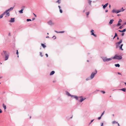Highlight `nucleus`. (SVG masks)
I'll list each match as a JSON object with an SVG mask.
<instances>
[{"mask_svg":"<svg viewBox=\"0 0 126 126\" xmlns=\"http://www.w3.org/2000/svg\"><path fill=\"white\" fill-rule=\"evenodd\" d=\"M65 92L66 94L68 96H71V97H74V98H76V100L78 99V97L76 96V95H72L70 94L67 91H66Z\"/></svg>","mask_w":126,"mask_h":126,"instance_id":"nucleus-1","label":"nucleus"},{"mask_svg":"<svg viewBox=\"0 0 126 126\" xmlns=\"http://www.w3.org/2000/svg\"><path fill=\"white\" fill-rule=\"evenodd\" d=\"M113 59H116L118 60H120L122 58V56H118L117 54H116L113 57Z\"/></svg>","mask_w":126,"mask_h":126,"instance_id":"nucleus-2","label":"nucleus"},{"mask_svg":"<svg viewBox=\"0 0 126 126\" xmlns=\"http://www.w3.org/2000/svg\"><path fill=\"white\" fill-rule=\"evenodd\" d=\"M97 73V71L96 69H95V72H93L91 74L90 77V79H92L94 78V77Z\"/></svg>","mask_w":126,"mask_h":126,"instance_id":"nucleus-3","label":"nucleus"},{"mask_svg":"<svg viewBox=\"0 0 126 126\" xmlns=\"http://www.w3.org/2000/svg\"><path fill=\"white\" fill-rule=\"evenodd\" d=\"M78 97V100L79 101L81 102H82L86 99L85 98H83L82 96H79Z\"/></svg>","mask_w":126,"mask_h":126,"instance_id":"nucleus-4","label":"nucleus"},{"mask_svg":"<svg viewBox=\"0 0 126 126\" xmlns=\"http://www.w3.org/2000/svg\"><path fill=\"white\" fill-rule=\"evenodd\" d=\"M123 11H124V10H118L117 11H116L114 9H113L112 11V12L113 13H115L116 14H117V13H118L121 12H123Z\"/></svg>","mask_w":126,"mask_h":126,"instance_id":"nucleus-5","label":"nucleus"},{"mask_svg":"<svg viewBox=\"0 0 126 126\" xmlns=\"http://www.w3.org/2000/svg\"><path fill=\"white\" fill-rule=\"evenodd\" d=\"M48 24L49 25H52L54 24V23L52 22V21L50 20L47 22Z\"/></svg>","mask_w":126,"mask_h":126,"instance_id":"nucleus-6","label":"nucleus"},{"mask_svg":"<svg viewBox=\"0 0 126 126\" xmlns=\"http://www.w3.org/2000/svg\"><path fill=\"white\" fill-rule=\"evenodd\" d=\"M3 52L5 56H6L7 55H9V53L8 52H7L5 51H3Z\"/></svg>","mask_w":126,"mask_h":126,"instance_id":"nucleus-7","label":"nucleus"},{"mask_svg":"<svg viewBox=\"0 0 126 126\" xmlns=\"http://www.w3.org/2000/svg\"><path fill=\"white\" fill-rule=\"evenodd\" d=\"M3 52L5 56H6L7 55H9V53L8 52H7L5 51H3Z\"/></svg>","mask_w":126,"mask_h":126,"instance_id":"nucleus-8","label":"nucleus"},{"mask_svg":"<svg viewBox=\"0 0 126 126\" xmlns=\"http://www.w3.org/2000/svg\"><path fill=\"white\" fill-rule=\"evenodd\" d=\"M126 24V22H125L123 24V25L121 26H120L119 27V28L120 29H122L123 28V27Z\"/></svg>","mask_w":126,"mask_h":126,"instance_id":"nucleus-9","label":"nucleus"},{"mask_svg":"<svg viewBox=\"0 0 126 126\" xmlns=\"http://www.w3.org/2000/svg\"><path fill=\"white\" fill-rule=\"evenodd\" d=\"M108 3H106L105 5L102 4V6H103V9H105V8L107 7V6L108 5Z\"/></svg>","mask_w":126,"mask_h":126,"instance_id":"nucleus-10","label":"nucleus"},{"mask_svg":"<svg viewBox=\"0 0 126 126\" xmlns=\"http://www.w3.org/2000/svg\"><path fill=\"white\" fill-rule=\"evenodd\" d=\"M15 21V18H11V20L9 21V22H13Z\"/></svg>","mask_w":126,"mask_h":126,"instance_id":"nucleus-11","label":"nucleus"},{"mask_svg":"<svg viewBox=\"0 0 126 126\" xmlns=\"http://www.w3.org/2000/svg\"><path fill=\"white\" fill-rule=\"evenodd\" d=\"M114 21V20L113 19L110 20L109 21V24H111L113 23Z\"/></svg>","mask_w":126,"mask_h":126,"instance_id":"nucleus-12","label":"nucleus"},{"mask_svg":"<svg viewBox=\"0 0 126 126\" xmlns=\"http://www.w3.org/2000/svg\"><path fill=\"white\" fill-rule=\"evenodd\" d=\"M103 60L104 62H108L107 58L106 57H105L104 59H103Z\"/></svg>","mask_w":126,"mask_h":126,"instance_id":"nucleus-13","label":"nucleus"},{"mask_svg":"<svg viewBox=\"0 0 126 126\" xmlns=\"http://www.w3.org/2000/svg\"><path fill=\"white\" fill-rule=\"evenodd\" d=\"M24 10L23 8H22V9L20 11H19V12L20 13L22 14L23 13V11Z\"/></svg>","mask_w":126,"mask_h":126,"instance_id":"nucleus-14","label":"nucleus"},{"mask_svg":"<svg viewBox=\"0 0 126 126\" xmlns=\"http://www.w3.org/2000/svg\"><path fill=\"white\" fill-rule=\"evenodd\" d=\"M9 55H7L6 56H5V60H7L9 58Z\"/></svg>","mask_w":126,"mask_h":126,"instance_id":"nucleus-15","label":"nucleus"},{"mask_svg":"<svg viewBox=\"0 0 126 126\" xmlns=\"http://www.w3.org/2000/svg\"><path fill=\"white\" fill-rule=\"evenodd\" d=\"M55 73V72L54 71H52L50 73V75H53V74H54V73Z\"/></svg>","mask_w":126,"mask_h":126,"instance_id":"nucleus-16","label":"nucleus"},{"mask_svg":"<svg viewBox=\"0 0 126 126\" xmlns=\"http://www.w3.org/2000/svg\"><path fill=\"white\" fill-rule=\"evenodd\" d=\"M120 90H121L124 92H125L126 90V88H123V89H119Z\"/></svg>","mask_w":126,"mask_h":126,"instance_id":"nucleus-17","label":"nucleus"},{"mask_svg":"<svg viewBox=\"0 0 126 126\" xmlns=\"http://www.w3.org/2000/svg\"><path fill=\"white\" fill-rule=\"evenodd\" d=\"M123 45V44H122L119 47L120 49L122 50H123V49L122 48V47Z\"/></svg>","mask_w":126,"mask_h":126,"instance_id":"nucleus-18","label":"nucleus"},{"mask_svg":"<svg viewBox=\"0 0 126 126\" xmlns=\"http://www.w3.org/2000/svg\"><path fill=\"white\" fill-rule=\"evenodd\" d=\"M122 42V40H120L117 43H116V44H117L118 45H119L120 44H121Z\"/></svg>","mask_w":126,"mask_h":126,"instance_id":"nucleus-19","label":"nucleus"},{"mask_svg":"<svg viewBox=\"0 0 126 126\" xmlns=\"http://www.w3.org/2000/svg\"><path fill=\"white\" fill-rule=\"evenodd\" d=\"M14 6H14L13 7H11L9 9H8V10H9V11H11L12 10L14 9Z\"/></svg>","mask_w":126,"mask_h":126,"instance_id":"nucleus-20","label":"nucleus"},{"mask_svg":"<svg viewBox=\"0 0 126 126\" xmlns=\"http://www.w3.org/2000/svg\"><path fill=\"white\" fill-rule=\"evenodd\" d=\"M41 45L44 48L46 47V46L43 44H41Z\"/></svg>","mask_w":126,"mask_h":126,"instance_id":"nucleus-21","label":"nucleus"},{"mask_svg":"<svg viewBox=\"0 0 126 126\" xmlns=\"http://www.w3.org/2000/svg\"><path fill=\"white\" fill-rule=\"evenodd\" d=\"M88 1V2L89 4L90 5H91V3L92 2V1H91L90 0H87Z\"/></svg>","mask_w":126,"mask_h":126,"instance_id":"nucleus-22","label":"nucleus"},{"mask_svg":"<svg viewBox=\"0 0 126 126\" xmlns=\"http://www.w3.org/2000/svg\"><path fill=\"white\" fill-rule=\"evenodd\" d=\"M115 65L116 67H120V65L119 64H115Z\"/></svg>","mask_w":126,"mask_h":126,"instance_id":"nucleus-23","label":"nucleus"},{"mask_svg":"<svg viewBox=\"0 0 126 126\" xmlns=\"http://www.w3.org/2000/svg\"><path fill=\"white\" fill-rule=\"evenodd\" d=\"M91 34V35H93L95 37H96V35L94 34V32H92V33Z\"/></svg>","mask_w":126,"mask_h":126,"instance_id":"nucleus-24","label":"nucleus"},{"mask_svg":"<svg viewBox=\"0 0 126 126\" xmlns=\"http://www.w3.org/2000/svg\"><path fill=\"white\" fill-rule=\"evenodd\" d=\"M112 59H113V58H107V61H109L112 60Z\"/></svg>","mask_w":126,"mask_h":126,"instance_id":"nucleus-25","label":"nucleus"},{"mask_svg":"<svg viewBox=\"0 0 126 126\" xmlns=\"http://www.w3.org/2000/svg\"><path fill=\"white\" fill-rule=\"evenodd\" d=\"M3 107L4 110H5L6 109V106L4 104H3Z\"/></svg>","mask_w":126,"mask_h":126,"instance_id":"nucleus-26","label":"nucleus"},{"mask_svg":"<svg viewBox=\"0 0 126 126\" xmlns=\"http://www.w3.org/2000/svg\"><path fill=\"white\" fill-rule=\"evenodd\" d=\"M121 25V23H120V22H119V21H118V22L117 24L116 25V26H120Z\"/></svg>","mask_w":126,"mask_h":126,"instance_id":"nucleus-27","label":"nucleus"},{"mask_svg":"<svg viewBox=\"0 0 126 126\" xmlns=\"http://www.w3.org/2000/svg\"><path fill=\"white\" fill-rule=\"evenodd\" d=\"M118 123V122H116L115 121H114L112 122V124H117Z\"/></svg>","mask_w":126,"mask_h":126,"instance_id":"nucleus-28","label":"nucleus"},{"mask_svg":"<svg viewBox=\"0 0 126 126\" xmlns=\"http://www.w3.org/2000/svg\"><path fill=\"white\" fill-rule=\"evenodd\" d=\"M89 12H88L86 13V16L87 17H88V16L89 15Z\"/></svg>","mask_w":126,"mask_h":126,"instance_id":"nucleus-29","label":"nucleus"},{"mask_svg":"<svg viewBox=\"0 0 126 126\" xmlns=\"http://www.w3.org/2000/svg\"><path fill=\"white\" fill-rule=\"evenodd\" d=\"M6 15H7V16H9L10 15V14L9 13V12H8V13H7L6 14Z\"/></svg>","mask_w":126,"mask_h":126,"instance_id":"nucleus-30","label":"nucleus"},{"mask_svg":"<svg viewBox=\"0 0 126 126\" xmlns=\"http://www.w3.org/2000/svg\"><path fill=\"white\" fill-rule=\"evenodd\" d=\"M56 2H58L59 4H60V0H58Z\"/></svg>","mask_w":126,"mask_h":126,"instance_id":"nucleus-31","label":"nucleus"},{"mask_svg":"<svg viewBox=\"0 0 126 126\" xmlns=\"http://www.w3.org/2000/svg\"><path fill=\"white\" fill-rule=\"evenodd\" d=\"M126 29H124L123 30H122V32H124L126 31Z\"/></svg>","mask_w":126,"mask_h":126,"instance_id":"nucleus-32","label":"nucleus"},{"mask_svg":"<svg viewBox=\"0 0 126 126\" xmlns=\"http://www.w3.org/2000/svg\"><path fill=\"white\" fill-rule=\"evenodd\" d=\"M27 21H31V20L30 19H27Z\"/></svg>","mask_w":126,"mask_h":126,"instance_id":"nucleus-33","label":"nucleus"},{"mask_svg":"<svg viewBox=\"0 0 126 126\" xmlns=\"http://www.w3.org/2000/svg\"><path fill=\"white\" fill-rule=\"evenodd\" d=\"M40 56L41 57H43V55H42V52H40Z\"/></svg>","mask_w":126,"mask_h":126,"instance_id":"nucleus-34","label":"nucleus"},{"mask_svg":"<svg viewBox=\"0 0 126 126\" xmlns=\"http://www.w3.org/2000/svg\"><path fill=\"white\" fill-rule=\"evenodd\" d=\"M8 11H9V10L7 9V10L4 12H5V13H6V14L8 12Z\"/></svg>","mask_w":126,"mask_h":126,"instance_id":"nucleus-35","label":"nucleus"},{"mask_svg":"<svg viewBox=\"0 0 126 126\" xmlns=\"http://www.w3.org/2000/svg\"><path fill=\"white\" fill-rule=\"evenodd\" d=\"M119 22H122V20L121 19H120L118 21Z\"/></svg>","mask_w":126,"mask_h":126,"instance_id":"nucleus-36","label":"nucleus"},{"mask_svg":"<svg viewBox=\"0 0 126 126\" xmlns=\"http://www.w3.org/2000/svg\"><path fill=\"white\" fill-rule=\"evenodd\" d=\"M90 79H91L90 78H88L86 79V80H89Z\"/></svg>","mask_w":126,"mask_h":126,"instance_id":"nucleus-37","label":"nucleus"},{"mask_svg":"<svg viewBox=\"0 0 126 126\" xmlns=\"http://www.w3.org/2000/svg\"><path fill=\"white\" fill-rule=\"evenodd\" d=\"M56 37L55 36H54L52 37V38H53L54 39H56Z\"/></svg>","mask_w":126,"mask_h":126,"instance_id":"nucleus-38","label":"nucleus"},{"mask_svg":"<svg viewBox=\"0 0 126 126\" xmlns=\"http://www.w3.org/2000/svg\"><path fill=\"white\" fill-rule=\"evenodd\" d=\"M64 32H65L64 31H60V32H59V33H64Z\"/></svg>","mask_w":126,"mask_h":126,"instance_id":"nucleus-39","label":"nucleus"},{"mask_svg":"<svg viewBox=\"0 0 126 126\" xmlns=\"http://www.w3.org/2000/svg\"><path fill=\"white\" fill-rule=\"evenodd\" d=\"M101 116L100 117H98V119L99 120L101 118Z\"/></svg>","mask_w":126,"mask_h":126,"instance_id":"nucleus-40","label":"nucleus"},{"mask_svg":"<svg viewBox=\"0 0 126 126\" xmlns=\"http://www.w3.org/2000/svg\"><path fill=\"white\" fill-rule=\"evenodd\" d=\"M6 13H5V12H4V13H3L2 14H1V15H2V16H3Z\"/></svg>","mask_w":126,"mask_h":126,"instance_id":"nucleus-41","label":"nucleus"},{"mask_svg":"<svg viewBox=\"0 0 126 126\" xmlns=\"http://www.w3.org/2000/svg\"><path fill=\"white\" fill-rule=\"evenodd\" d=\"M94 119H93V120H92L89 123V125L90 124H91L93 122V121H94Z\"/></svg>","mask_w":126,"mask_h":126,"instance_id":"nucleus-42","label":"nucleus"},{"mask_svg":"<svg viewBox=\"0 0 126 126\" xmlns=\"http://www.w3.org/2000/svg\"><path fill=\"white\" fill-rule=\"evenodd\" d=\"M60 12L61 13H62L63 12V11H62V10L61 9H60Z\"/></svg>","mask_w":126,"mask_h":126,"instance_id":"nucleus-43","label":"nucleus"},{"mask_svg":"<svg viewBox=\"0 0 126 126\" xmlns=\"http://www.w3.org/2000/svg\"><path fill=\"white\" fill-rule=\"evenodd\" d=\"M118 35H117V33H115V36L116 37V36H117Z\"/></svg>","mask_w":126,"mask_h":126,"instance_id":"nucleus-44","label":"nucleus"},{"mask_svg":"<svg viewBox=\"0 0 126 126\" xmlns=\"http://www.w3.org/2000/svg\"><path fill=\"white\" fill-rule=\"evenodd\" d=\"M104 112H105V111H104L102 113L101 115V116L104 114Z\"/></svg>","mask_w":126,"mask_h":126,"instance_id":"nucleus-45","label":"nucleus"},{"mask_svg":"<svg viewBox=\"0 0 126 126\" xmlns=\"http://www.w3.org/2000/svg\"><path fill=\"white\" fill-rule=\"evenodd\" d=\"M101 92H102L103 93V94H104L105 93V92L104 91H101Z\"/></svg>","mask_w":126,"mask_h":126,"instance_id":"nucleus-46","label":"nucleus"},{"mask_svg":"<svg viewBox=\"0 0 126 126\" xmlns=\"http://www.w3.org/2000/svg\"><path fill=\"white\" fill-rule=\"evenodd\" d=\"M3 16H2V15H0V19L2 18L3 17Z\"/></svg>","mask_w":126,"mask_h":126,"instance_id":"nucleus-47","label":"nucleus"},{"mask_svg":"<svg viewBox=\"0 0 126 126\" xmlns=\"http://www.w3.org/2000/svg\"><path fill=\"white\" fill-rule=\"evenodd\" d=\"M124 33H122L121 35V36H123L124 35Z\"/></svg>","mask_w":126,"mask_h":126,"instance_id":"nucleus-48","label":"nucleus"},{"mask_svg":"<svg viewBox=\"0 0 126 126\" xmlns=\"http://www.w3.org/2000/svg\"><path fill=\"white\" fill-rule=\"evenodd\" d=\"M94 31L93 30H92L91 31V32L92 33Z\"/></svg>","mask_w":126,"mask_h":126,"instance_id":"nucleus-49","label":"nucleus"},{"mask_svg":"<svg viewBox=\"0 0 126 126\" xmlns=\"http://www.w3.org/2000/svg\"><path fill=\"white\" fill-rule=\"evenodd\" d=\"M54 31H55V32H56L57 33H59V32H58V31H55V30Z\"/></svg>","mask_w":126,"mask_h":126,"instance_id":"nucleus-50","label":"nucleus"},{"mask_svg":"<svg viewBox=\"0 0 126 126\" xmlns=\"http://www.w3.org/2000/svg\"><path fill=\"white\" fill-rule=\"evenodd\" d=\"M18 50H17V51H16V54L17 55H18Z\"/></svg>","mask_w":126,"mask_h":126,"instance_id":"nucleus-51","label":"nucleus"},{"mask_svg":"<svg viewBox=\"0 0 126 126\" xmlns=\"http://www.w3.org/2000/svg\"><path fill=\"white\" fill-rule=\"evenodd\" d=\"M117 73L119 75H121V73H120V72H118Z\"/></svg>","mask_w":126,"mask_h":126,"instance_id":"nucleus-52","label":"nucleus"},{"mask_svg":"<svg viewBox=\"0 0 126 126\" xmlns=\"http://www.w3.org/2000/svg\"><path fill=\"white\" fill-rule=\"evenodd\" d=\"M119 10H124V9H123V8L122 7L121 8V9H120Z\"/></svg>","mask_w":126,"mask_h":126,"instance_id":"nucleus-53","label":"nucleus"},{"mask_svg":"<svg viewBox=\"0 0 126 126\" xmlns=\"http://www.w3.org/2000/svg\"><path fill=\"white\" fill-rule=\"evenodd\" d=\"M45 55H46V56L47 57H48V55L47 54H46Z\"/></svg>","mask_w":126,"mask_h":126,"instance_id":"nucleus-54","label":"nucleus"},{"mask_svg":"<svg viewBox=\"0 0 126 126\" xmlns=\"http://www.w3.org/2000/svg\"><path fill=\"white\" fill-rule=\"evenodd\" d=\"M58 7L60 9H61V6H59V5L58 6Z\"/></svg>","mask_w":126,"mask_h":126,"instance_id":"nucleus-55","label":"nucleus"},{"mask_svg":"<svg viewBox=\"0 0 126 126\" xmlns=\"http://www.w3.org/2000/svg\"><path fill=\"white\" fill-rule=\"evenodd\" d=\"M33 14L34 15V16L35 17H37L36 15L34 13H33Z\"/></svg>","mask_w":126,"mask_h":126,"instance_id":"nucleus-56","label":"nucleus"},{"mask_svg":"<svg viewBox=\"0 0 126 126\" xmlns=\"http://www.w3.org/2000/svg\"><path fill=\"white\" fill-rule=\"evenodd\" d=\"M2 111L0 109V113H1L2 112Z\"/></svg>","mask_w":126,"mask_h":126,"instance_id":"nucleus-57","label":"nucleus"},{"mask_svg":"<svg viewBox=\"0 0 126 126\" xmlns=\"http://www.w3.org/2000/svg\"><path fill=\"white\" fill-rule=\"evenodd\" d=\"M108 11L107 10H105V12L106 13H107V12H108Z\"/></svg>","mask_w":126,"mask_h":126,"instance_id":"nucleus-58","label":"nucleus"},{"mask_svg":"<svg viewBox=\"0 0 126 126\" xmlns=\"http://www.w3.org/2000/svg\"><path fill=\"white\" fill-rule=\"evenodd\" d=\"M118 31H119V32H122V30H118Z\"/></svg>","mask_w":126,"mask_h":126,"instance_id":"nucleus-59","label":"nucleus"},{"mask_svg":"<svg viewBox=\"0 0 126 126\" xmlns=\"http://www.w3.org/2000/svg\"><path fill=\"white\" fill-rule=\"evenodd\" d=\"M103 123H102L101 124V126H103Z\"/></svg>","mask_w":126,"mask_h":126,"instance_id":"nucleus-60","label":"nucleus"},{"mask_svg":"<svg viewBox=\"0 0 126 126\" xmlns=\"http://www.w3.org/2000/svg\"><path fill=\"white\" fill-rule=\"evenodd\" d=\"M117 124L118 125V126H120V125H119V123H117Z\"/></svg>","mask_w":126,"mask_h":126,"instance_id":"nucleus-61","label":"nucleus"},{"mask_svg":"<svg viewBox=\"0 0 126 126\" xmlns=\"http://www.w3.org/2000/svg\"><path fill=\"white\" fill-rule=\"evenodd\" d=\"M8 35L9 36H10V33H9V34H8Z\"/></svg>","mask_w":126,"mask_h":126,"instance_id":"nucleus-62","label":"nucleus"},{"mask_svg":"<svg viewBox=\"0 0 126 126\" xmlns=\"http://www.w3.org/2000/svg\"><path fill=\"white\" fill-rule=\"evenodd\" d=\"M35 19V18H32V20H34Z\"/></svg>","mask_w":126,"mask_h":126,"instance_id":"nucleus-63","label":"nucleus"},{"mask_svg":"<svg viewBox=\"0 0 126 126\" xmlns=\"http://www.w3.org/2000/svg\"><path fill=\"white\" fill-rule=\"evenodd\" d=\"M2 78V76H1V77H0V79H1V78Z\"/></svg>","mask_w":126,"mask_h":126,"instance_id":"nucleus-64","label":"nucleus"}]
</instances>
